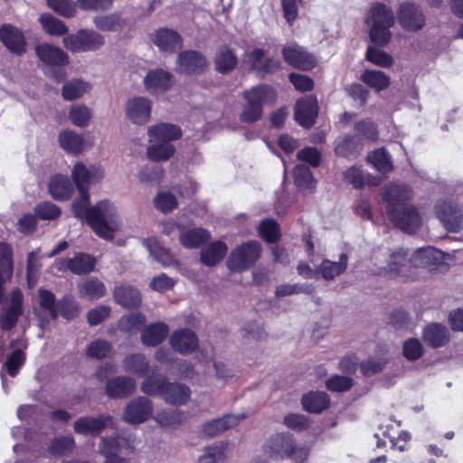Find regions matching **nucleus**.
I'll use <instances>...</instances> for the list:
<instances>
[{
	"label": "nucleus",
	"mask_w": 463,
	"mask_h": 463,
	"mask_svg": "<svg viewBox=\"0 0 463 463\" xmlns=\"http://www.w3.org/2000/svg\"><path fill=\"white\" fill-rule=\"evenodd\" d=\"M411 197L407 185L392 184L383 193L390 219L402 231L412 233L421 225V218L414 207L406 203Z\"/></svg>",
	"instance_id": "1"
},
{
	"label": "nucleus",
	"mask_w": 463,
	"mask_h": 463,
	"mask_svg": "<svg viewBox=\"0 0 463 463\" xmlns=\"http://www.w3.org/2000/svg\"><path fill=\"white\" fill-rule=\"evenodd\" d=\"M87 222L96 235L106 241L114 240L123 227L118 207L109 200H101L93 205Z\"/></svg>",
	"instance_id": "2"
},
{
	"label": "nucleus",
	"mask_w": 463,
	"mask_h": 463,
	"mask_svg": "<svg viewBox=\"0 0 463 463\" xmlns=\"http://www.w3.org/2000/svg\"><path fill=\"white\" fill-rule=\"evenodd\" d=\"M245 104L240 115V119L245 123L255 122L262 117L263 106L273 104L277 94L269 85H259L243 92Z\"/></svg>",
	"instance_id": "3"
},
{
	"label": "nucleus",
	"mask_w": 463,
	"mask_h": 463,
	"mask_svg": "<svg viewBox=\"0 0 463 463\" xmlns=\"http://www.w3.org/2000/svg\"><path fill=\"white\" fill-rule=\"evenodd\" d=\"M372 260L374 266L372 272L375 275L390 278L407 275L411 263V260L407 258V252L402 250L393 252L378 250L373 252Z\"/></svg>",
	"instance_id": "4"
},
{
	"label": "nucleus",
	"mask_w": 463,
	"mask_h": 463,
	"mask_svg": "<svg viewBox=\"0 0 463 463\" xmlns=\"http://www.w3.org/2000/svg\"><path fill=\"white\" fill-rule=\"evenodd\" d=\"M265 454L274 459L292 458L302 463L308 455L305 448H297L289 434H276L269 438L264 445Z\"/></svg>",
	"instance_id": "5"
},
{
	"label": "nucleus",
	"mask_w": 463,
	"mask_h": 463,
	"mask_svg": "<svg viewBox=\"0 0 463 463\" xmlns=\"http://www.w3.org/2000/svg\"><path fill=\"white\" fill-rule=\"evenodd\" d=\"M63 46L71 52H94L105 43L104 36L96 31L81 29L62 40Z\"/></svg>",
	"instance_id": "6"
},
{
	"label": "nucleus",
	"mask_w": 463,
	"mask_h": 463,
	"mask_svg": "<svg viewBox=\"0 0 463 463\" xmlns=\"http://www.w3.org/2000/svg\"><path fill=\"white\" fill-rule=\"evenodd\" d=\"M457 199V205L445 202L436 206L437 217L450 232H458L463 228V186L458 189Z\"/></svg>",
	"instance_id": "7"
},
{
	"label": "nucleus",
	"mask_w": 463,
	"mask_h": 463,
	"mask_svg": "<svg viewBox=\"0 0 463 463\" xmlns=\"http://www.w3.org/2000/svg\"><path fill=\"white\" fill-rule=\"evenodd\" d=\"M260 244L258 241H248L235 248L227 260L228 268L232 271L248 269L260 258Z\"/></svg>",
	"instance_id": "8"
},
{
	"label": "nucleus",
	"mask_w": 463,
	"mask_h": 463,
	"mask_svg": "<svg viewBox=\"0 0 463 463\" xmlns=\"http://www.w3.org/2000/svg\"><path fill=\"white\" fill-rule=\"evenodd\" d=\"M153 102L143 96L129 98L124 106L126 118L136 126H144L149 122L152 114Z\"/></svg>",
	"instance_id": "9"
},
{
	"label": "nucleus",
	"mask_w": 463,
	"mask_h": 463,
	"mask_svg": "<svg viewBox=\"0 0 463 463\" xmlns=\"http://www.w3.org/2000/svg\"><path fill=\"white\" fill-rule=\"evenodd\" d=\"M154 411L152 402L138 396L129 401L124 408L122 420L131 425H139L148 420Z\"/></svg>",
	"instance_id": "10"
},
{
	"label": "nucleus",
	"mask_w": 463,
	"mask_h": 463,
	"mask_svg": "<svg viewBox=\"0 0 463 463\" xmlns=\"http://www.w3.org/2000/svg\"><path fill=\"white\" fill-rule=\"evenodd\" d=\"M117 428V421L111 415L100 414L98 417L83 416L75 420L73 429L76 433L98 436L105 429Z\"/></svg>",
	"instance_id": "11"
},
{
	"label": "nucleus",
	"mask_w": 463,
	"mask_h": 463,
	"mask_svg": "<svg viewBox=\"0 0 463 463\" xmlns=\"http://www.w3.org/2000/svg\"><path fill=\"white\" fill-rule=\"evenodd\" d=\"M397 19L402 28L408 32H418L426 24V18L420 6L411 2L400 5Z\"/></svg>",
	"instance_id": "12"
},
{
	"label": "nucleus",
	"mask_w": 463,
	"mask_h": 463,
	"mask_svg": "<svg viewBox=\"0 0 463 463\" xmlns=\"http://www.w3.org/2000/svg\"><path fill=\"white\" fill-rule=\"evenodd\" d=\"M104 171L101 167L91 165L87 166L82 162H77L71 170V178L78 190H87L91 184L102 180Z\"/></svg>",
	"instance_id": "13"
},
{
	"label": "nucleus",
	"mask_w": 463,
	"mask_h": 463,
	"mask_svg": "<svg viewBox=\"0 0 463 463\" xmlns=\"http://www.w3.org/2000/svg\"><path fill=\"white\" fill-rule=\"evenodd\" d=\"M282 56L284 61L294 68L310 70L316 65V58L297 43H289L283 47Z\"/></svg>",
	"instance_id": "14"
},
{
	"label": "nucleus",
	"mask_w": 463,
	"mask_h": 463,
	"mask_svg": "<svg viewBox=\"0 0 463 463\" xmlns=\"http://www.w3.org/2000/svg\"><path fill=\"white\" fill-rule=\"evenodd\" d=\"M133 449V440L130 438L118 435L115 437H102L99 444V451L106 458V460L118 458V453L123 451L131 452Z\"/></svg>",
	"instance_id": "15"
},
{
	"label": "nucleus",
	"mask_w": 463,
	"mask_h": 463,
	"mask_svg": "<svg viewBox=\"0 0 463 463\" xmlns=\"http://www.w3.org/2000/svg\"><path fill=\"white\" fill-rule=\"evenodd\" d=\"M173 83V75L162 69L150 71L144 78L145 89L153 95L165 93Z\"/></svg>",
	"instance_id": "16"
},
{
	"label": "nucleus",
	"mask_w": 463,
	"mask_h": 463,
	"mask_svg": "<svg viewBox=\"0 0 463 463\" xmlns=\"http://www.w3.org/2000/svg\"><path fill=\"white\" fill-rule=\"evenodd\" d=\"M57 266L60 270L69 269L74 274L81 275L94 270L96 260L90 254L78 253L73 258L59 260Z\"/></svg>",
	"instance_id": "17"
},
{
	"label": "nucleus",
	"mask_w": 463,
	"mask_h": 463,
	"mask_svg": "<svg viewBox=\"0 0 463 463\" xmlns=\"http://www.w3.org/2000/svg\"><path fill=\"white\" fill-rule=\"evenodd\" d=\"M207 67V61L195 51L182 52L178 55L176 71L182 73H200Z\"/></svg>",
	"instance_id": "18"
},
{
	"label": "nucleus",
	"mask_w": 463,
	"mask_h": 463,
	"mask_svg": "<svg viewBox=\"0 0 463 463\" xmlns=\"http://www.w3.org/2000/svg\"><path fill=\"white\" fill-rule=\"evenodd\" d=\"M317 116V101L313 96L299 99L295 107V119L303 127L310 128Z\"/></svg>",
	"instance_id": "19"
},
{
	"label": "nucleus",
	"mask_w": 463,
	"mask_h": 463,
	"mask_svg": "<svg viewBox=\"0 0 463 463\" xmlns=\"http://www.w3.org/2000/svg\"><path fill=\"white\" fill-rule=\"evenodd\" d=\"M172 348L182 354H188L198 347V338L194 332L190 329H179L172 333L170 336Z\"/></svg>",
	"instance_id": "20"
},
{
	"label": "nucleus",
	"mask_w": 463,
	"mask_h": 463,
	"mask_svg": "<svg viewBox=\"0 0 463 463\" xmlns=\"http://www.w3.org/2000/svg\"><path fill=\"white\" fill-rule=\"evenodd\" d=\"M23 293L19 288H14L11 294L9 307L5 308L0 316V325L2 329L10 330L13 328L18 317L22 314Z\"/></svg>",
	"instance_id": "21"
},
{
	"label": "nucleus",
	"mask_w": 463,
	"mask_h": 463,
	"mask_svg": "<svg viewBox=\"0 0 463 463\" xmlns=\"http://www.w3.org/2000/svg\"><path fill=\"white\" fill-rule=\"evenodd\" d=\"M0 40L13 53L22 54L25 52L26 42L23 33L11 24L0 28Z\"/></svg>",
	"instance_id": "22"
},
{
	"label": "nucleus",
	"mask_w": 463,
	"mask_h": 463,
	"mask_svg": "<svg viewBox=\"0 0 463 463\" xmlns=\"http://www.w3.org/2000/svg\"><path fill=\"white\" fill-rule=\"evenodd\" d=\"M39 60L50 66H64L69 63V56L61 48L49 43H42L35 47Z\"/></svg>",
	"instance_id": "23"
},
{
	"label": "nucleus",
	"mask_w": 463,
	"mask_h": 463,
	"mask_svg": "<svg viewBox=\"0 0 463 463\" xmlns=\"http://www.w3.org/2000/svg\"><path fill=\"white\" fill-rule=\"evenodd\" d=\"M152 41L161 51L173 52L181 49L183 45L182 37L172 29L161 28L155 32Z\"/></svg>",
	"instance_id": "24"
},
{
	"label": "nucleus",
	"mask_w": 463,
	"mask_h": 463,
	"mask_svg": "<svg viewBox=\"0 0 463 463\" xmlns=\"http://www.w3.org/2000/svg\"><path fill=\"white\" fill-rule=\"evenodd\" d=\"M149 142H167L177 140L182 136L179 127L169 123H159L147 129Z\"/></svg>",
	"instance_id": "25"
},
{
	"label": "nucleus",
	"mask_w": 463,
	"mask_h": 463,
	"mask_svg": "<svg viewBox=\"0 0 463 463\" xmlns=\"http://www.w3.org/2000/svg\"><path fill=\"white\" fill-rule=\"evenodd\" d=\"M190 397L191 390L187 385L180 383L167 382L162 399L168 404L181 406L185 404Z\"/></svg>",
	"instance_id": "26"
},
{
	"label": "nucleus",
	"mask_w": 463,
	"mask_h": 463,
	"mask_svg": "<svg viewBox=\"0 0 463 463\" xmlns=\"http://www.w3.org/2000/svg\"><path fill=\"white\" fill-rule=\"evenodd\" d=\"M58 141L60 146L71 155H80L86 149L83 137L71 129L61 130L59 133Z\"/></svg>",
	"instance_id": "27"
},
{
	"label": "nucleus",
	"mask_w": 463,
	"mask_h": 463,
	"mask_svg": "<svg viewBox=\"0 0 463 463\" xmlns=\"http://www.w3.org/2000/svg\"><path fill=\"white\" fill-rule=\"evenodd\" d=\"M243 415H225L222 418L215 419L204 423L202 427V433L208 437L215 436L230 428L239 424Z\"/></svg>",
	"instance_id": "28"
},
{
	"label": "nucleus",
	"mask_w": 463,
	"mask_h": 463,
	"mask_svg": "<svg viewBox=\"0 0 463 463\" xmlns=\"http://www.w3.org/2000/svg\"><path fill=\"white\" fill-rule=\"evenodd\" d=\"M77 289L80 297L88 300H97L106 294L104 283L94 277L80 281L77 285Z\"/></svg>",
	"instance_id": "29"
},
{
	"label": "nucleus",
	"mask_w": 463,
	"mask_h": 463,
	"mask_svg": "<svg viewBox=\"0 0 463 463\" xmlns=\"http://www.w3.org/2000/svg\"><path fill=\"white\" fill-rule=\"evenodd\" d=\"M169 335V327L163 322L147 326L141 333V342L146 346H156Z\"/></svg>",
	"instance_id": "30"
},
{
	"label": "nucleus",
	"mask_w": 463,
	"mask_h": 463,
	"mask_svg": "<svg viewBox=\"0 0 463 463\" xmlns=\"http://www.w3.org/2000/svg\"><path fill=\"white\" fill-rule=\"evenodd\" d=\"M136 383L129 377H116L108 381L106 384L107 394L111 398H122L132 394L135 391Z\"/></svg>",
	"instance_id": "31"
},
{
	"label": "nucleus",
	"mask_w": 463,
	"mask_h": 463,
	"mask_svg": "<svg viewBox=\"0 0 463 463\" xmlns=\"http://www.w3.org/2000/svg\"><path fill=\"white\" fill-rule=\"evenodd\" d=\"M114 298L118 304L126 308L137 307L142 301L139 290L129 285L117 287L114 290Z\"/></svg>",
	"instance_id": "32"
},
{
	"label": "nucleus",
	"mask_w": 463,
	"mask_h": 463,
	"mask_svg": "<svg viewBox=\"0 0 463 463\" xmlns=\"http://www.w3.org/2000/svg\"><path fill=\"white\" fill-rule=\"evenodd\" d=\"M73 191L72 184L64 175H55L49 183V193L55 200H68L71 197Z\"/></svg>",
	"instance_id": "33"
},
{
	"label": "nucleus",
	"mask_w": 463,
	"mask_h": 463,
	"mask_svg": "<svg viewBox=\"0 0 463 463\" xmlns=\"http://www.w3.org/2000/svg\"><path fill=\"white\" fill-rule=\"evenodd\" d=\"M449 333L446 326L440 324H430L423 330V340L432 347H439L448 343Z\"/></svg>",
	"instance_id": "34"
},
{
	"label": "nucleus",
	"mask_w": 463,
	"mask_h": 463,
	"mask_svg": "<svg viewBox=\"0 0 463 463\" xmlns=\"http://www.w3.org/2000/svg\"><path fill=\"white\" fill-rule=\"evenodd\" d=\"M367 24L392 26L394 24V16L392 9L382 4L373 5L367 17Z\"/></svg>",
	"instance_id": "35"
},
{
	"label": "nucleus",
	"mask_w": 463,
	"mask_h": 463,
	"mask_svg": "<svg viewBox=\"0 0 463 463\" xmlns=\"http://www.w3.org/2000/svg\"><path fill=\"white\" fill-rule=\"evenodd\" d=\"M441 260V252L433 247L419 249L411 258V263L415 267H430Z\"/></svg>",
	"instance_id": "36"
},
{
	"label": "nucleus",
	"mask_w": 463,
	"mask_h": 463,
	"mask_svg": "<svg viewBox=\"0 0 463 463\" xmlns=\"http://www.w3.org/2000/svg\"><path fill=\"white\" fill-rule=\"evenodd\" d=\"M91 90V85L82 80L73 79L66 81L61 88V97L68 101L79 99Z\"/></svg>",
	"instance_id": "37"
},
{
	"label": "nucleus",
	"mask_w": 463,
	"mask_h": 463,
	"mask_svg": "<svg viewBox=\"0 0 463 463\" xmlns=\"http://www.w3.org/2000/svg\"><path fill=\"white\" fill-rule=\"evenodd\" d=\"M92 117V109L85 104H73L69 108L68 119L78 128L89 127Z\"/></svg>",
	"instance_id": "38"
},
{
	"label": "nucleus",
	"mask_w": 463,
	"mask_h": 463,
	"mask_svg": "<svg viewBox=\"0 0 463 463\" xmlns=\"http://www.w3.org/2000/svg\"><path fill=\"white\" fill-rule=\"evenodd\" d=\"M226 252V244L221 241H216L202 250L201 260L207 266H214L224 258Z\"/></svg>",
	"instance_id": "39"
},
{
	"label": "nucleus",
	"mask_w": 463,
	"mask_h": 463,
	"mask_svg": "<svg viewBox=\"0 0 463 463\" xmlns=\"http://www.w3.org/2000/svg\"><path fill=\"white\" fill-rule=\"evenodd\" d=\"M347 263V254L342 253L338 261L324 260L319 267V272L325 279H333L346 269Z\"/></svg>",
	"instance_id": "40"
},
{
	"label": "nucleus",
	"mask_w": 463,
	"mask_h": 463,
	"mask_svg": "<svg viewBox=\"0 0 463 463\" xmlns=\"http://www.w3.org/2000/svg\"><path fill=\"white\" fill-rule=\"evenodd\" d=\"M95 26L103 32H117L123 29L125 23L119 13L97 15L93 18Z\"/></svg>",
	"instance_id": "41"
},
{
	"label": "nucleus",
	"mask_w": 463,
	"mask_h": 463,
	"mask_svg": "<svg viewBox=\"0 0 463 463\" xmlns=\"http://www.w3.org/2000/svg\"><path fill=\"white\" fill-rule=\"evenodd\" d=\"M361 80L376 91H382L391 84L390 77L385 72L376 70H366L361 75Z\"/></svg>",
	"instance_id": "42"
},
{
	"label": "nucleus",
	"mask_w": 463,
	"mask_h": 463,
	"mask_svg": "<svg viewBox=\"0 0 463 463\" xmlns=\"http://www.w3.org/2000/svg\"><path fill=\"white\" fill-rule=\"evenodd\" d=\"M238 63V60L233 52L227 48L222 47L218 50L214 58V65L217 71L220 73H228L234 70Z\"/></svg>",
	"instance_id": "43"
},
{
	"label": "nucleus",
	"mask_w": 463,
	"mask_h": 463,
	"mask_svg": "<svg viewBox=\"0 0 463 463\" xmlns=\"http://www.w3.org/2000/svg\"><path fill=\"white\" fill-rule=\"evenodd\" d=\"M302 404L306 411L310 412H321L329 405V397L323 392H312L305 395Z\"/></svg>",
	"instance_id": "44"
},
{
	"label": "nucleus",
	"mask_w": 463,
	"mask_h": 463,
	"mask_svg": "<svg viewBox=\"0 0 463 463\" xmlns=\"http://www.w3.org/2000/svg\"><path fill=\"white\" fill-rule=\"evenodd\" d=\"M367 162L382 174H387L393 169L391 156L384 148H378L369 153Z\"/></svg>",
	"instance_id": "45"
},
{
	"label": "nucleus",
	"mask_w": 463,
	"mask_h": 463,
	"mask_svg": "<svg viewBox=\"0 0 463 463\" xmlns=\"http://www.w3.org/2000/svg\"><path fill=\"white\" fill-rule=\"evenodd\" d=\"M210 233L202 228L184 231L180 234L181 244L188 249L198 248L209 240Z\"/></svg>",
	"instance_id": "46"
},
{
	"label": "nucleus",
	"mask_w": 463,
	"mask_h": 463,
	"mask_svg": "<svg viewBox=\"0 0 463 463\" xmlns=\"http://www.w3.org/2000/svg\"><path fill=\"white\" fill-rule=\"evenodd\" d=\"M124 370L128 373L143 376L149 368L148 362L144 354H135L127 356L123 361Z\"/></svg>",
	"instance_id": "47"
},
{
	"label": "nucleus",
	"mask_w": 463,
	"mask_h": 463,
	"mask_svg": "<svg viewBox=\"0 0 463 463\" xmlns=\"http://www.w3.org/2000/svg\"><path fill=\"white\" fill-rule=\"evenodd\" d=\"M146 156L153 161H166L175 154V146L167 142H150Z\"/></svg>",
	"instance_id": "48"
},
{
	"label": "nucleus",
	"mask_w": 463,
	"mask_h": 463,
	"mask_svg": "<svg viewBox=\"0 0 463 463\" xmlns=\"http://www.w3.org/2000/svg\"><path fill=\"white\" fill-rule=\"evenodd\" d=\"M146 321V317L142 313H132L121 317L118 327L122 332L136 334L145 325Z\"/></svg>",
	"instance_id": "49"
},
{
	"label": "nucleus",
	"mask_w": 463,
	"mask_h": 463,
	"mask_svg": "<svg viewBox=\"0 0 463 463\" xmlns=\"http://www.w3.org/2000/svg\"><path fill=\"white\" fill-rule=\"evenodd\" d=\"M45 33L51 35L61 36L68 33L69 29L66 24L60 19L50 14H43L39 17Z\"/></svg>",
	"instance_id": "50"
},
{
	"label": "nucleus",
	"mask_w": 463,
	"mask_h": 463,
	"mask_svg": "<svg viewBox=\"0 0 463 463\" xmlns=\"http://www.w3.org/2000/svg\"><path fill=\"white\" fill-rule=\"evenodd\" d=\"M38 295L39 304L42 310L52 319L57 318L59 311L58 303H56L54 294L47 289L40 288L38 290Z\"/></svg>",
	"instance_id": "51"
},
{
	"label": "nucleus",
	"mask_w": 463,
	"mask_h": 463,
	"mask_svg": "<svg viewBox=\"0 0 463 463\" xmlns=\"http://www.w3.org/2000/svg\"><path fill=\"white\" fill-rule=\"evenodd\" d=\"M184 418V413L179 410H164L159 411L154 420L161 426L171 427L180 425Z\"/></svg>",
	"instance_id": "52"
},
{
	"label": "nucleus",
	"mask_w": 463,
	"mask_h": 463,
	"mask_svg": "<svg viewBox=\"0 0 463 463\" xmlns=\"http://www.w3.org/2000/svg\"><path fill=\"white\" fill-rule=\"evenodd\" d=\"M80 194L72 203V211L77 218L88 221L91 207L90 206V193L87 190H78Z\"/></svg>",
	"instance_id": "53"
},
{
	"label": "nucleus",
	"mask_w": 463,
	"mask_h": 463,
	"mask_svg": "<svg viewBox=\"0 0 463 463\" xmlns=\"http://www.w3.org/2000/svg\"><path fill=\"white\" fill-rule=\"evenodd\" d=\"M154 205L161 213H168L177 207V201L172 193L161 191L154 198Z\"/></svg>",
	"instance_id": "54"
},
{
	"label": "nucleus",
	"mask_w": 463,
	"mask_h": 463,
	"mask_svg": "<svg viewBox=\"0 0 463 463\" xmlns=\"http://www.w3.org/2000/svg\"><path fill=\"white\" fill-rule=\"evenodd\" d=\"M167 380L164 376L147 377L141 385V391L148 395L163 396Z\"/></svg>",
	"instance_id": "55"
},
{
	"label": "nucleus",
	"mask_w": 463,
	"mask_h": 463,
	"mask_svg": "<svg viewBox=\"0 0 463 463\" xmlns=\"http://www.w3.org/2000/svg\"><path fill=\"white\" fill-rule=\"evenodd\" d=\"M74 447V438L67 435L54 439L49 447V451L53 455H64L71 451Z\"/></svg>",
	"instance_id": "56"
},
{
	"label": "nucleus",
	"mask_w": 463,
	"mask_h": 463,
	"mask_svg": "<svg viewBox=\"0 0 463 463\" xmlns=\"http://www.w3.org/2000/svg\"><path fill=\"white\" fill-rule=\"evenodd\" d=\"M294 179L296 184L302 189H312L314 187V178L309 168L303 165H298L294 168Z\"/></svg>",
	"instance_id": "57"
},
{
	"label": "nucleus",
	"mask_w": 463,
	"mask_h": 463,
	"mask_svg": "<svg viewBox=\"0 0 463 463\" xmlns=\"http://www.w3.org/2000/svg\"><path fill=\"white\" fill-rule=\"evenodd\" d=\"M145 245L154 259L163 266H170L175 262L169 251L157 243L145 241Z\"/></svg>",
	"instance_id": "58"
},
{
	"label": "nucleus",
	"mask_w": 463,
	"mask_h": 463,
	"mask_svg": "<svg viewBox=\"0 0 463 463\" xmlns=\"http://www.w3.org/2000/svg\"><path fill=\"white\" fill-rule=\"evenodd\" d=\"M48 6L64 17H72L76 13V3L73 0H47Z\"/></svg>",
	"instance_id": "59"
},
{
	"label": "nucleus",
	"mask_w": 463,
	"mask_h": 463,
	"mask_svg": "<svg viewBox=\"0 0 463 463\" xmlns=\"http://www.w3.org/2000/svg\"><path fill=\"white\" fill-rule=\"evenodd\" d=\"M371 41L379 46L386 45L392 37V26L368 25Z\"/></svg>",
	"instance_id": "60"
},
{
	"label": "nucleus",
	"mask_w": 463,
	"mask_h": 463,
	"mask_svg": "<svg viewBox=\"0 0 463 463\" xmlns=\"http://www.w3.org/2000/svg\"><path fill=\"white\" fill-rule=\"evenodd\" d=\"M365 57L369 61L380 67L387 68L392 64L391 55L374 47H368Z\"/></svg>",
	"instance_id": "61"
},
{
	"label": "nucleus",
	"mask_w": 463,
	"mask_h": 463,
	"mask_svg": "<svg viewBox=\"0 0 463 463\" xmlns=\"http://www.w3.org/2000/svg\"><path fill=\"white\" fill-rule=\"evenodd\" d=\"M163 177V170L157 166H145L139 173V181L146 184H159Z\"/></svg>",
	"instance_id": "62"
},
{
	"label": "nucleus",
	"mask_w": 463,
	"mask_h": 463,
	"mask_svg": "<svg viewBox=\"0 0 463 463\" xmlns=\"http://www.w3.org/2000/svg\"><path fill=\"white\" fill-rule=\"evenodd\" d=\"M0 269L6 276L13 273V250L12 248L5 242L0 243Z\"/></svg>",
	"instance_id": "63"
},
{
	"label": "nucleus",
	"mask_w": 463,
	"mask_h": 463,
	"mask_svg": "<svg viewBox=\"0 0 463 463\" xmlns=\"http://www.w3.org/2000/svg\"><path fill=\"white\" fill-rule=\"evenodd\" d=\"M111 345L105 340H96L92 342L88 348V354L90 357L101 359L107 357L111 353Z\"/></svg>",
	"instance_id": "64"
}]
</instances>
